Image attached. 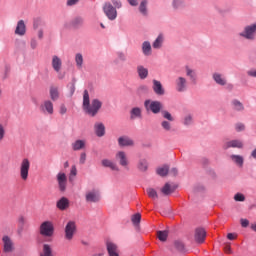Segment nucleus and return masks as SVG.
I'll return each instance as SVG.
<instances>
[{
  "label": "nucleus",
  "mask_w": 256,
  "mask_h": 256,
  "mask_svg": "<svg viewBox=\"0 0 256 256\" xmlns=\"http://www.w3.org/2000/svg\"><path fill=\"white\" fill-rule=\"evenodd\" d=\"M40 256H53V247L49 244H43Z\"/></svg>",
  "instance_id": "cd10ccee"
},
{
  "label": "nucleus",
  "mask_w": 256,
  "mask_h": 256,
  "mask_svg": "<svg viewBox=\"0 0 256 256\" xmlns=\"http://www.w3.org/2000/svg\"><path fill=\"white\" fill-rule=\"evenodd\" d=\"M131 119L141 118V108L135 107L131 110Z\"/></svg>",
  "instance_id": "ea45409f"
},
{
  "label": "nucleus",
  "mask_w": 256,
  "mask_h": 256,
  "mask_svg": "<svg viewBox=\"0 0 256 256\" xmlns=\"http://www.w3.org/2000/svg\"><path fill=\"white\" fill-rule=\"evenodd\" d=\"M103 11L110 21H115V19H117V9L113 7L111 3H105Z\"/></svg>",
  "instance_id": "0eeeda50"
},
{
  "label": "nucleus",
  "mask_w": 256,
  "mask_h": 256,
  "mask_svg": "<svg viewBox=\"0 0 256 256\" xmlns=\"http://www.w3.org/2000/svg\"><path fill=\"white\" fill-rule=\"evenodd\" d=\"M43 25V20L36 18L33 23L34 29H39Z\"/></svg>",
  "instance_id": "de8ad7c7"
},
{
  "label": "nucleus",
  "mask_w": 256,
  "mask_h": 256,
  "mask_svg": "<svg viewBox=\"0 0 256 256\" xmlns=\"http://www.w3.org/2000/svg\"><path fill=\"white\" fill-rule=\"evenodd\" d=\"M153 49H161L163 47V35H159L152 44Z\"/></svg>",
  "instance_id": "72a5a7b5"
},
{
  "label": "nucleus",
  "mask_w": 256,
  "mask_h": 256,
  "mask_svg": "<svg viewBox=\"0 0 256 256\" xmlns=\"http://www.w3.org/2000/svg\"><path fill=\"white\" fill-rule=\"evenodd\" d=\"M57 207L60 209V211H65V209L69 208V199L62 197L58 202H57Z\"/></svg>",
  "instance_id": "7c9ffc66"
},
{
  "label": "nucleus",
  "mask_w": 256,
  "mask_h": 256,
  "mask_svg": "<svg viewBox=\"0 0 256 256\" xmlns=\"http://www.w3.org/2000/svg\"><path fill=\"white\" fill-rule=\"evenodd\" d=\"M2 139H5V127L3 126V124H0V141Z\"/></svg>",
  "instance_id": "6e6d98bb"
},
{
  "label": "nucleus",
  "mask_w": 256,
  "mask_h": 256,
  "mask_svg": "<svg viewBox=\"0 0 256 256\" xmlns=\"http://www.w3.org/2000/svg\"><path fill=\"white\" fill-rule=\"evenodd\" d=\"M73 25L74 27H79V25H83V18L81 17H76L74 20H73Z\"/></svg>",
  "instance_id": "8fccbe9b"
},
{
  "label": "nucleus",
  "mask_w": 256,
  "mask_h": 256,
  "mask_svg": "<svg viewBox=\"0 0 256 256\" xmlns=\"http://www.w3.org/2000/svg\"><path fill=\"white\" fill-rule=\"evenodd\" d=\"M103 107V102L97 98L89 99V91L84 90L83 93V109L87 115L90 117H95Z\"/></svg>",
  "instance_id": "f257e3e1"
},
{
  "label": "nucleus",
  "mask_w": 256,
  "mask_h": 256,
  "mask_svg": "<svg viewBox=\"0 0 256 256\" xmlns=\"http://www.w3.org/2000/svg\"><path fill=\"white\" fill-rule=\"evenodd\" d=\"M175 189H177L176 185L166 183L161 189V193H163V195H171V193H174Z\"/></svg>",
  "instance_id": "b1692460"
},
{
  "label": "nucleus",
  "mask_w": 256,
  "mask_h": 256,
  "mask_svg": "<svg viewBox=\"0 0 256 256\" xmlns=\"http://www.w3.org/2000/svg\"><path fill=\"white\" fill-rule=\"evenodd\" d=\"M144 107L146 111H151L154 115L161 113V109H163V104L160 101L155 100H145Z\"/></svg>",
  "instance_id": "20e7f679"
},
{
  "label": "nucleus",
  "mask_w": 256,
  "mask_h": 256,
  "mask_svg": "<svg viewBox=\"0 0 256 256\" xmlns=\"http://www.w3.org/2000/svg\"><path fill=\"white\" fill-rule=\"evenodd\" d=\"M189 83L187 82V78L183 76H179L175 80V89L178 93H185L187 91Z\"/></svg>",
  "instance_id": "6e6552de"
},
{
  "label": "nucleus",
  "mask_w": 256,
  "mask_h": 256,
  "mask_svg": "<svg viewBox=\"0 0 256 256\" xmlns=\"http://www.w3.org/2000/svg\"><path fill=\"white\" fill-rule=\"evenodd\" d=\"M106 249L109 256H119V247H117V244L112 241L108 240L106 242Z\"/></svg>",
  "instance_id": "4468645a"
},
{
  "label": "nucleus",
  "mask_w": 256,
  "mask_h": 256,
  "mask_svg": "<svg viewBox=\"0 0 256 256\" xmlns=\"http://www.w3.org/2000/svg\"><path fill=\"white\" fill-rule=\"evenodd\" d=\"M111 2L113 3L114 8L116 9H121V7H123V4H121V1L119 0H111Z\"/></svg>",
  "instance_id": "5fc2aeb1"
},
{
  "label": "nucleus",
  "mask_w": 256,
  "mask_h": 256,
  "mask_svg": "<svg viewBox=\"0 0 256 256\" xmlns=\"http://www.w3.org/2000/svg\"><path fill=\"white\" fill-rule=\"evenodd\" d=\"M54 233L55 227L53 226V222L45 221L40 225V235H42V237H46L44 241L51 243V241H53L51 237H53Z\"/></svg>",
  "instance_id": "f03ea898"
},
{
  "label": "nucleus",
  "mask_w": 256,
  "mask_h": 256,
  "mask_svg": "<svg viewBox=\"0 0 256 256\" xmlns=\"http://www.w3.org/2000/svg\"><path fill=\"white\" fill-rule=\"evenodd\" d=\"M49 95H50V99L52 101H58L59 97H60V93H59V87L57 86H51L50 90H49Z\"/></svg>",
  "instance_id": "393cba45"
},
{
  "label": "nucleus",
  "mask_w": 256,
  "mask_h": 256,
  "mask_svg": "<svg viewBox=\"0 0 256 256\" xmlns=\"http://www.w3.org/2000/svg\"><path fill=\"white\" fill-rule=\"evenodd\" d=\"M117 57L119 61H127V56L123 52H117Z\"/></svg>",
  "instance_id": "864d4df0"
},
{
  "label": "nucleus",
  "mask_w": 256,
  "mask_h": 256,
  "mask_svg": "<svg viewBox=\"0 0 256 256\" xmlns=\"http://www.w3.org/2000/svg\"><path fill=\"white\" fill-rule=\"evenodd\" d=\"M152 89L156 95H165V89L159 80H153Z\"/></svg>",
  "instance_id": "412c9836"
},
{
  "label": "nucleus",
  "mask_w": 256,
  "mask_h": 256,
  "mask_svg": "<svg viewBox=\"0 0 256 256\" xmlns=\"http://www.w3.org/2000/svg\"><path fill=\"white\" fill-rule=\"evenodd\" d=\"M205 237H207V232H205V229L203 228H198L195 231V241L197 243H204L205 242Z\"/></svg>",
  "instance_id": "aec40b11"
},
{
  "label": "nucleus",
  "mask_w": 256,
  "mask_h": 256,
  "mask_svg": "<svg viewBox=\"0 0 256 256\" xmlns=\"http://www.w3.org/2000/svg\"><path fill=\"white\" fill-rule=\"evenodd\" d=\"M137 73L140 79H147V77H149V69L145 68L143 65L137 66Z\"/></svg>",
  "instance_id": "bb28decb"
},
{
  "label": "nucleus",
  "mask_w": 256,
  "mask_h": 256,
  "mask_svg": "<svg viewBox=\"0 0 256 256\" xmlns=\"http://www.w3.org/2000/svg\"><path fill=\"white\" fill-rule=\"evenodd\" d=\"M224 251H225V253L231 254L232 253L231 245L230 244H226L225 247H224Z\"/></svg>",
  "instance_id": "338daca9"
},
{
  "label": "nucleus",
  "mask_w": 256,
  "mask_h": 256,
  "mask_svg": "<svg viewBox=\"0 0 256 256\" xmlns=\"http://www.w3.org/2000/svg\"><path fill=\"white\" fill-rule=\"evenodd\" d=\"M142 53H143V55H145V57H149L152 55L153 50L151 48V42L144 41L142 43Z\"/></svg>",
  "instance_id": "5701e85b"
},
{
  "label": "nucleus",
  "mask_w": 256,
  "mask_h": 256,
  "mask_svg": "<svg viewBox=\"0 0 256 256\" xmlns=\"http://www.w3.org/2000/svg\"><path fill=\"white\" fill-rule=\"evenodd\" d=\"M230 159L232 163H235L238 167H243V163H245V158L241 155L232 154L230 155Z\"/></svg>",
  "instance_id": "a878e982"
},
{
  "label": "nucleus",
  "mask_w": 256,
  "mask_h": 256,
  "mask_svg": "<svg viewBox=\"0 0 256 256\" xmlns=\"http://www.w3.org/2000/svg\"><path fill=\"white\" fill-rule=\"evenodd\" d=\"M37 41L35 40V38H33L31 41H30V47L31 49H37Z\"/></svg>",
  "instance_id": "bf43d9fd"
},
{
  "label": "nucleus",
  "mask_w": 256,
  "mask_h": 256,
  "mask_svg": "<svg viewBox=\"0 0 256 256\" xmlns=\"http://www.w3.org/2000/svg\"><path fill=\"white\" fill-rule=\"evenodd\" d=\"M118 145L120 147H133L135 142H133V139L128 136H121L118 138Z\"/></svg>",
  "instance_id": "6ab92c4d"
},
{
  "label": "nucleus",
  "mask_w": 256,
  "mask_h": 256,
  "mask_svg": "<svg viewBox=\"0 0 256 256\" xmlns=\"http://www.w3.org/2000/svg\"><path fill=\"white\" fill-rule=\"evenodd\" d=\"M185 125H192L193 124V116L191 114H188L184 117V122Z\"/></svg>",
  "instance_id": "a18cd8bd"
},
{
  "label": "nucleus",
  "mask_w": 256,
  "mask_h": 256,
  "mask_svg": "<svg viewBox=\"0 0 256 256\" xmlns=\"http://www.w3.org/2000/svg\"><path fill=\"white\" fill-rule=\"evenodd\" d=\"M31 169V161L24 158L20 163V178L22 181H27L29 179V170Z\"/></svg>",
  "instance_id": "39448f33"
},
{
  "label": "nucleus",
  "mask_w": 256,
  "mask_h": 256,
  "mask_svg": "<svg viewBox=\"0 0 256 256\" xmlns=\"http://www.w3.org/2000/svg\"><path fill=\"white\" fill-rule=\"evenodd\" d=\"M234 200L243 202V201H245V195H243L242 193H236L234 196Z\"/></svg>",
  "instance_id": "3c124183"
},
{
  "label": "nucleus",
  "mask_w": 256,
  "mask_h": 256,
  "mask_svg": "<svg viewBox=\"0 0 256 256\" xmlns=\"http://www.w3.org/2000/svg\"><path fill=\"white\" fill-rule=\"evenodd\" d=\"M162 115H163L164 119H167L168 121H175V119L173 118L171 113H169L168 111H163Z\"/></svg>",
  "instance_id": "09e8293b"
},
{
  "label": "nucleus",
  "mask_w": 256,
  "mask_h": 256,
  "mask_svg": "<svg viewBox=\"0 0 256 256\" xmlns=\"http://www.w3.org/2000/svg\"><path fill=\"white\" fill-rule=\"evenodd\" d=\"M58 187L60 191H65L67 189V174L59 172L56 176Z\"/></svg>",
  "instance_id": "f8f14e48"
},
{
  "label": "nucleus",
  "mask_w": 256,
  "mask_h": 256,
  "mask_svg": "<svg viewBox=\"0 0 256 256\" xmlns=\"http://www.w3.org/2000/svg\"><path fill=\"white\" fill-rule=\"evenodd\" d=\"M75 176H77V167L72 166L71 171H70V179H71V177H75Z\"/></svg>",
  "instance_id": "4d7b16f0"
},
{
  "label": "nucleus",
  "mask_w": 256,
  "mask_h": 256,
  "mask_svg": "<svg viewBox=\"0 0 256 256\" xmlns=\"http://www.w3.org/2000/svg\"><path fill=\"white\" fill-rule=\"evenodd\" d=\"M75 63H76L77 69L83 68V55L81 53H77L75 55Z\"/></svg>",
  "instance_id": "c9c22d12"
},
{
  "label": "nucleus",
  "mask_w": 256,
  "mask_h": 256,
  "mask_svg": "<svg viewBox=\"0 0 256 256\" xmlns=\"http://www.w3.org/2000/svg\"><path fill=\"white\" fill-rule=\"evenodd\" d=\"M86 160H87V154L82 153V154L80 155V163H81V165H83Z\"/></svg>",
  "instance_id": "680f3d73"
},
{
  "label": "nucleus",
  "mask_w": 256,
  "mask_h": 256,
  "mask_svg": "<svg viewBox=\"0 0 256 256\" xmlns=\"http://www.w3.org/2000/svg\"><path fill=\"white\" fill-rule=\"evenodd\" d=\"M149 5V0H141L138 11L143 15V17H147L149 15V9L147 8Z\"/></svg>",
  "instance_id": "4be33fe9"
},
{
  "label": "nucleus",
  "mask_w": 256,
  "mask_h": 256,
  "mask_svg": "<svg viewBox=\"0 0 256 256\" xmlns=\"http://www.w3.org/2000/svg\"><path fill=\"white\" fill-rule=\"evenodd\" d=\"M2 243L4 253H13L15 250V244L13 243V240L9 238V236H3Z\"/></svg>",
  "instance_id": "9b49d317"
},
{
  "label": "nucleus",
  "mask_w": 256,
  "mask_h": 256,
  "mask_svg": "<svg viewBox=\"0 0 256 256\" xmlns=\"http://www.w3.org/2000/svg\"><path fill=\"white\" fill-rule=\"evenodd\" d=\"M137 168L142 172L145 173L147 169H149V163L147 162V159H140L137 164Z\"/></svg>",
  "instance_id": "473e14b6"
},
{
  "label": "nucleus",
  "mask_w": 256,
  "mask_h": 256,
  "mask_svg": "<svg viewBox=\"0 0 256 256\" xmlns=\"http://www.w3.org/2000/svg\"><path fill=\"white\" fill-rule=\"evenodd\" d=\"M186 75L189 77L192 81H195L197 79V73H195V70L189 68L186 66Z\"/></svg>",
  "instance_id": "58836bf2"
},
{
  "label": "nucleus",
  "mask_w": 256,
  "mask_h": 256,
  "mask_svg": "<svg viewBox=\"0 0 256 256\" xmlns=\"http://www.w3.org/2000/svg\"><path fill=\"white\" fill-rule=\"evenodd\" d=\"M64 233L67 241H73V237L77 233V224L74 221H69L65 226Z\"/></svg>",
  "instance_id": "423d86ee"
},
{
  "label": "nucleus",
  "mask_w": 256,
  "mask_h": 256,
  "mask_svg": "<svg viewBox=\"0 0 256 256\" xmlns=\"http://www.w3.org/2000/svg\"><path fill=\"white\" fill-rule=\"evenodd\" d=\"M168 173H169V166L167 165L157 168V174L160 175V177H165Z\"/></svg>",
  "instance_id": "e433bc0d"
},
{
  "label": "nucleus",
  "mask_w": 256,
  "mask_h": 256,
  "mask_svg": "<svg viewBox=\"0 0 256 256\" xmlns=\"http://www.w3.org/2000/svg\"><path fill=\"white\" fill-rule=\"evenodd\" d=\"M86 143L87 142H85V140H76L74 143H72L73 151H81V149H85Z\"/></svg>",
  "instance_id": "2f4dec72"
},
{
  "label": "nucleus",
  "mask_w": 256,
  "mask_h": 256,
  "mask_svg": "<svg viewBox=\"0 0 256 256\" xmlns=\"http://www.w3.org/2000/svg\"><path fill=\"white\" fill-rule=\"evenodd\" d=\"M27 33V26L25 25V21L19 20L16 25L15 35H19V37H23Z\"/></svg>",
  "instance_id": "a211bd4d"
},
{
  "label": "nucleus",
  "mask_w": 256,
  "mask_h": 256,
  "mask_svg": "<svg viewBox=\"0 0 256 256\" xmlns=\"http://www.w3.org/2000/svg\"><path fill=\"white\" fill-rule=\"evenodd\" d=\"M129 5H131V7H137V5H139V0H127Z\"/></svg>",
  "instance_id": "052dcab7"
},
{
  "label": "nucleus",
  "mask_w": 256,
  "mask_h": 256,
  "mask_svg": "<svg viewBox=\"0 0 256 256\" xmlns=\"http://www.w3.org/2000/svg\"><path fill=\"white\" fill-rule=\"evenodd\" d=\"M69 89H70V95H73L75 93V82H72L69 84Z\"/></svg>",
  "instance_id": "e2e57ef3"
},
{
  "label": "nucleus",
  "mask_w": 256,
  "mask_h": 256,
  "mask_svg": "<svg viewBox=\"0 0 256 256\" xmlns=\"http://www.w3.org/2000/svg\"><path fill=\"white\" fill-rule=\"evenodd\" d=\"M157 237L159 241H167V237H169V232L167 231H158L157 232Z\"/></svg>",
  "instance_id": "79ce46f5"
},
{
  "label": "nucleus",
  "mask_w": 256,
  "mask_h": 256,
  "mask_svg": "<svg viewBox=\"0 0 256 256\" xmlns=\"http://www.w3.org/2000/svg\"><path fill=\"white\" fill-rule=\"evenodd\" d=\"M161 126L164 131H171V123L169 121H162Z\"/></svg>",
  "instance_id": "49530a36"
},
{
  "label": "nucleus",
  "mask_w": 256,
  "mask_h": 256,
  "mask_svg": "<svg viewBox=\"0 0 256 256\" xmlns=\"http://www.w3.org/2000/svg\"><path fill=\"white\" fill-rule=\"evenodd\" d=\"M212 78L216 85H220L221 87H225V85H227V78L219 72L213 73Z\"/></svg>",
  "instance_id": "2eb2a0df"
},
{
  "label": "nucleus",
  "mask_w": 256,
  "mask_h": 256,
  "mask_svg": "<svg viewBox=\"0 0 256 256\" xmlns=\"http://www.w3.org/2000/svg\"><path fill=\"white\" fill-rule=\"evenodd\" d=\"M94 131L97 137H103L105 135V125L103 123H96L94 125Z\"/></svg>",
  "instance_id": "c85d7f7f"
},
{
  "label": "nucleus",
  "mask_w": 256,
  "mask_h": 256,
  "mask_svg": "<svg viewBox=\"0 0 256 256\" xmlns=\"http://www.w3.org/2000/svg\"><path fill=\"white\" fill-rule=\"evenodd\" d=\"M240 223H241L242 227H249V220H247V219H241Z\"/></svg>",
  "instance_id": "0e129e2a"
},
{
  "label": "nucleus",
  "mask_w": 256,
  "mask_h": 256,
  "mask_svg": "<svg viewBox=\"0 0 256 256\" xmlns=\"http://www.w3.org/2000/svg\"><path fill=\"white\" fill-rule=\"evenodd\" d=\"M227 239H229L230 241H233L237 239V235H235L234 233H228Z\"/></svg>",
  "instance_id": "69168bd1"
},
{
  "label": "nucleus",
  "mask_w": 256,
  "mask_h": 256,
  "mask_svg": "<svg viewBox=\"0 0 256 256\" xmlns=\"http://www.w3.org/2000/svg\"><path fill=\"white\" fill-rule=\"evenodd\" d=\"M52 68L56 73H59L61 69H63V60L59 58V56L54 55L52 56V62H51Z\"/></svg>",
  "instance_id": "dca6fc26"
},
{
  "label": "nucleus",
  "mask_w": 256,
  "mask_h": 256,
  "mask_svg": "<svg viewBox=\"0 0 256 256\" xmlns=\"http://www.w3.org/2000/svg\"><path fill=\"white\" fill-rule=\"evenodd\" d=\"M247 75H249V77H256V69L249 70Z\"/></svg>",
  "instance_id": "774afa93"
},
{
  "label": "nucleus",
  "mask_w": 256,
  "mask_h": 256,
  "mask_svg": "<svg viewBox=\"0 0 256 256\" xmlns=\"http://www.w3.org/2000/svg\"><path fill=\"white\" fill-rule=\"evenodd\" d=\"M232 107L234 111H243L245 109V106H243V103H241L239 100H233Z\"/></svg>",
  "instance_id": "f704fd0d"
},
{
  "label": "nucleus",
  "mask_w": 256,
  "mask_h": 256,
  "mask_svg": "<svg viewBox=\"0 0 256 256\" xmlns=\"http://www.w3.org/2000/svg\"><path fill=\"white\" fill-rule=\"evenodd\" d=\"M59 112H60V115H65V113H67V107L64 104H62L60 106Z\"/></svg>",
  "instance_id": "13d9d810"
},
{
  "label": "nucleus",
  "mask_w": 256,
  "mask_h": 256,
  "mask_svg": "<svg viewBox=\"0 0 256 256\" xmlns=\"http://www.w3.org/2000/svg\"><path fill=\"white\" fill-rule=\"evenodd\" d=\"M146 192H147L148 197H150V199H158L159 198L157 191L153 188H147Z\"/></svg>",
  "instance_id": "a19ab883"
},
{
  "label": "nucleus",
  "mask_w": 256,
  "mask_h": 256,
  "mask_svg": "<svg viewBox=\"0 0 256 256\" xmlns=\"http://www.w3.org/2000/svg\"><path fill=\"white\" fill-rule=\"evenodd\" d=\"M235 130L240 133V131H245V124L237 123L235 124Z\"/></svg>",
  "instance_id": "603ef678"
},
{
  "label": "nucleus",
  "mask_w": 256,
  "mask_h": 256,
  "mask_svg": "<svg viewBox=\"0 0 256 256\" xmlns=\"http://www.w3.org/2000/svg\"><path fill=\"white\" fill-rule=\"evenodd\" d=\"M239 37H243L248 41H255L256 37V22L254 24L248 25L244 28L242 32L239 33Z\"/></svg>",
  "instance_id": "7ed1b4c3"
},
{
  "label": "nucleus",
  "mask_w": 256,
  "mask_h": 256,
  "mask_svg": "<svg viewBox=\"0 0 256 256\" xmlns=\"http://www.w3.org/2000/svg\"><path fill=\"white\" fill-rule=\"evenodd\" d=\"M115 159L116 161H118L121 167H124V169H127L129 167V157L127 156V153H125V151H118L115 155Z\"/></svg>",
  "instance_id": "9d476101"
},
{
  "label": "nucleus",
  "mask_w": 256,
  "mask_h": 256,
  "mask_svg": "<svg viewBox=\"0 0 256 256\" xmlns=\"http://www.w3.org/2000/svg\"><path fill=\"white\" fill-rule=\"evenodd\" d=\"M243 149V141L241 140H230L223 145V149Z\"/></svg>",
  "instance_id": "f3484780"
},
{
  "label": "nucleus",
  "mask_w": 256,
  "mask_h": 256,
  "mask_svg": "<svg viewBox=\"0 0 256 256\" xmlns=\"http://www.w3.org/2000/svg\"><path fill=\"white\" fill-rule=\"evenodd\" d=\"M174 246L176 247L177 251H180V253H185V244H183V242L177 240L174 242Z\"/></svg>",
  "instance_id": "37998d69"
},
{
  "label": "nucleus",
  "mask_w": 256,
  "mask_h": 256,
  "mask_svg": "<svg viewBox=\"0 0 256 256\" xmlns=\"http://www.w3.org/2000/svg\"><path fill=\"white\" fill-rule=\"evenodd\" d=\"M40 110L42 111V113H47V115H53L54 113L53 102H51V100H45L40 105Z\"/></svg>",
  "instance_id": "ddd939ff"
},
{
  "label": "nucleus",
  "mask_w": 256,
  "mask_h": 256,
  "mask_svg": "<svg viewBox=\"0 0 256 256\" xmlns=\"http://www.w3.org/2000/svg\"><path fill=\"white\" fill-rule=\"evenodd\" d=\"M131 221H132L134 227H139V224L141 223V214L136 213V214L132 215Z\"/></svg>",
  "instance_id": "4c0bfd02"
},
{
  "label": "nucleus",
  "mask_w": 256,
  "mask_h": 256,
  "mask_svg": "<svg viewBox=\"0 0 256 256\" xmlns=\"http://www.w3.org/2000/svg\"><path fill=\"white\" fill-rule=\"evenodd\" d=\"M172 6L174 7V9H181V8L185 7V1L173 0Z\"/></svg>",
  "instance_id": "c03bdc74"
},
{
  "label": "nucleus",
  "mask_w": 256,
  "mask_h": 256,
  "mask_svg": "<svg viewBox=\"0 0 256 256\" xmlns=\"http://www.w3.org/2000/svg\"><path fill=\"white\" fill-rule=\"evenodd\" d=\"M103 167H109L112 171H119V166L109 159L102 160Z\"/></svg>",
  "instance_id": "c756f323"
},
{
  "label": "nucleus",
  "mask_w": 256,
  "mask_h": 256,
  "mask_svg": "<svg viewBox=\"0 0 256 256\" xmlns=\"http://www.w3.org/2000/svg\"><path fill=\"white\" fill-rule=\"evenodd\" d=\"M85 197L87 203H99V201H101V194L97 189L89 190L86 192Z\"/></svg>",
  "instance_id": "1a4fd4ad"
}]
</instances>
